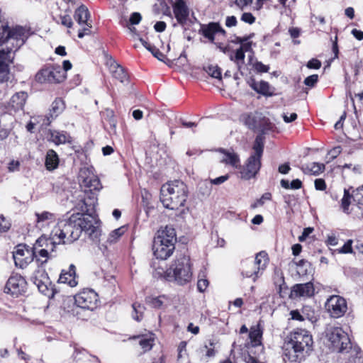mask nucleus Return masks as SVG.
I'll return each instance as SVG.
<instances>
[{"label": "nucleus", "mask_w": 363, "mask_h": 363, "mask_svg": "<svg viewBox=\"0 0 363 363\" xmlns=\"http://www.w3.org/2000/svg\"><path fill=\"white\" fill-rule=\"evenodd\" d=\"M82 232L94 240L100 235L99 221L91 213H74L69 218L60 220L52 230L48 239L40 238L37 240V244L42 246L41 242H47L52 246L54 250L56 245L69 244L78 240Z\"/></svg>", "instance_id": "1"}, {"label": "nucleus", "mask_w": 363, "mask_h": 363, "mask_svg": "<svg viewBox=\"0 0 363 363\" xmlns=\"http://www.w3.org/2000/svg\"><path fill=\"white\" fill-rule=\"evenodd\" d=\"M313 340L310 333L303 329L291 332L285 338L283 345L284 361L301 362L313 350Z\"/></svg>", "instance_id": "2"}, {"label": "nucleus", "mask_w": 363, "mask_h": 363, "mask_svg": "<svg viewBox=\"0 0 363 363\" xmlns=\"http://www.w3.org/2000/svg\"><path fill=\"white\" fill-rule=\"evenodd\" d=\"M187 196V186L181 180L169 182L161 187L160 201L166 208L178 210L184 206Z\"/></svg>", "instance_id": "3"}, {"label": "nucleus", "mask_w": 363, "mask_h": 363, "mask_svg": "<svg viewBox=\"0 0 363 363\" xmlns=\"http://www.w3.org/2000/svg\"><path fill=\"white\" fill-rule=\"evenodd\" d=\"M79 177L81 179V186L84 188V197L82 199L83 206L82 211L89 212L94 210L97 204V194L102 186L99 179L88 169H81Z\"/></svg>", "instance_id": "4"}, {"label": "nucleus", "mask_w": 363, "mask_h": 363, "mask_svg": "<svg viewBox=\"0 0 363 363\" xmlns=\"http://www.w3.org/2000/svg\"><path fill=\"white\" fill-rule=\"evenodd\" d=\"M176 241V232L172 227L167 225L164 229L158 230L152 245L155 257L160 259H167L172 255Z\"/></svg>", "instance_id": "5"}, {"label": "nucleus", "mask_w": 363, "mask_h": 363, "mask_svg": "<svg viewBox=\"0 0 363 363\" xmlns=\"http://www.w3.org/2000/svg\"><path fill=\"white\" fill-rule=\"evenodd\" d=\"M264 136L263 133L256 136L253 144V153L247 160L245 166L240 170L242 179L249 180L256 176L261 167V158L264 151Z\"/></svg>", "instance_id": "6"}, {"label": "nucleus", "mask_w": 363, "mask_h": 363, "mask_svg": "<svg viewBox=\"0 0 363 363\" xmlns=\"http://www.w3.org/2000/svg\"><path fill=\"white\" fill-rule=\"evenodd\" d=\"M167 277L173 279L177 284L183 285L191 281L192 272L190 259L188 256L181 255L174 260L166 272Z\"/></svg>", "instance_id": "7"}, {"label": "nucleus", "mask_w": 363, "mask_h": 363, "mask_svg": "<svg viewBox=\"0 0 363 363\" xmlns=\"http://www.w3.org/2000/svg\"><path fill=\"white\" fill-rule=\"evenodd\" d=\"M27 35L26 30L21 26L10 30L8 25L0 21V44L10 43L16 50L26 42Z\"/></svg>", "instance_id": "8"}, {"label": "nucleus", "mask_w": 363, "mask_h": 363, "mask_svg": "<svg viewBox=\"0 0 363 363\" xmlns=\"http://www.w3.org/2000/svg\"><path fill=\"white\" fill-rule=\"evenodd\" d=\"M326 336L334 351L343 352L351 348V342L347 333L340 327L328 328Z\"/></svg>", "instance_id": "9"}, {"label": "nucleus", "mask_w": 363, "mask_h": 363, "mask_svg": "<svg viewBox=\"0 0 363 363\" xmlns=\"http://www.w3.org/2000/svg\"><path fill=\"white\" fill-rule=\"evenodd\" d=\"M325 308L330 317L338 318L345 315L347 310L346 300L338 295L330 296L325 303Z\"/></svg>", "instance_id": "10"}, {"label": "nucleus", "mask_w": 363, "mask_h": 363, "mask_svg": "<svg viewBox=\"0 0 363 363\" xmlns=\"http://www.w3.org/2000/svg\"><path fill=\"white\" fill-rule=\"evenodd\" d=\"M65 79L64 71L60 66L43 69L36 74V79L40 83H60Z\"/></svg>", "instance_id": "11"}, {"label": "nucleus", "mask_w": 363, "mask_h": 363, "mask_svg": "<svg viewBox=\"0 0 363 363\" xmlns=\"http://www.w3.org/2000/svg\"><path fill=\"white\" fill-rule=\"evenodd\" d=\"M74 301L78 307L92 311L96 307L98 296L91 289L84 290L74 296Z\"/></svg>", "instance_id": "12"}, {"label": "nucleus", "mask_w": 363, "mask_h": 363, "mask_svg": "<svg viewBox=\"0 0 363 363\" xmlns=\"http://www.w3.org/2000/svg\"><path fill=\"white\" fill-rule=\"evenodd\" d=\"M26 281L22 276L15 274L11 276L7 281L4 291L18 296L26 291Z\"/></svg>", "instance_id": "13"}, {"label": "nucleus", "mask_w": 363, "mask_h": 363, "mask_svg": "<svg viewBox=\"0 0 363 363\" xmlns=\"http://www.w3.org/2000/svg\"><path fill=\"white\" fill-rule=\"evenodd\" d=\"M13 257L16 266L23 269L33 261L32 251L26 248V245H18L13 252Z\"/></svg>", "instance_id": "14"}, {"label": "nucleus", "mask_w": 363, "mask_h": 363, "mask_svg": "<svg viewBox=\"0 0 363 363\" xmlns=\"http://www.w3.org/2000/svg\"><path fill=\"white\" fill-rule=\"evenodd\" d=\"M11 51V48L0 50V82H4L9 79V64L12 62L10 56Z\"/></svg>", "instance_id": "15"}, {"label": "nucleus", "mask_w": 363, "mask_h": 363, "mask_svg": "<svg viewBox=\"0 0 363 363\" xmlns=\"http://www.w3.org/2000/svg\"><path fill=\"white\" fill-rule=\"evenodd\" d=\"M199 33L203 35L210 42L213 43L216 34L220 33L223 35H225V31L222 28L218 23L211 22L208 24L201 25Z\"/></svg>", "instance_id": "16"}, {"label": "nucleus", "mask_w": 363, "mask_h": 363, "mask_svg": "<svg viewBox=\"0 0 363 363\" xmlns=\"http://www.w3.org/2000/svg\"><path fill=\"white\" fill-rule=\"evenodd\" d=\"M315 289L311 282L295 284L291 291L290 297L296 298L298 297H311L313 296Z\"/></svg>", "instance_id": "17"}, {"label": "nucleus", "mask_w": 363, "mask_h": 363, "mask_svg": "<svg viewBox=\"0 0 363 363\" xmlns=\"http://www.w3.org/2000/svg\"><path fill=\"white\" fill-rule=\"evenodd\" d=\"M174 16L179 24L184 26L189 15V8L184 0H176L172 6Z\"/></svg>", "instance_id": "18"}, {"label": "nucleus", "mask_w": 363, "mask_h": 363, "mask_svg": "<svg viewBox=\"0 0 363 363\" xmlns=\"http://www.w3.org/2000/svg\"><path fill=\"white\" fill-rule=\"evenodd\" d=\"M240 121L250 129L261 128V115L257 113H245L240 116Z\"/></svg>", "instance_id": "19"}, {"label": "nucleus", "mask_w": 363, "mask_h": 363, "mask_svg": "<svg viewBox=\"0 0 363 363\" xmlns=\"http://www.w3.org/2000/svg\"><path fill=\"white\" fill-rule=\"evenodd\" d=\"M130 339L138 340V344L143 350V353L150 351L155 345V337L153 333H147L133 336Z\"/></svg>", "instance_id": "20"}, {"label": "nucleus", "mask_w": 363, "mask_h": 363, "mask_svg": "<svg viewBox=\"0 0 363 363\" xmlns=\"http://www.w3.org/2000/svg\"><path fill=\"white\" fill-rule=\"evenodd\" d=\"M58 282L67 284L70 287L77 286V281H76L75 266L74 264H70L68 271L62 270Z\"/></svg>", "instance_id": "21"}, {"label": "nucleus", "mask_w": 363, "mask_h": 363, "mask_svg": "<svg viewBox=\"0 0 363 363\" xmlns=\"http://www.w3.org/2000/svg\"><path fill=\"white\" fill-rule=\"evenodd\" d=\"M27 97L28 94L26 92L20 91L16 93L10 99L9 108L13 111L22 110L26 104Z\"/></svg>", "instance_id": "22"}, {"label": "nucleus", "mask_w": 363, "mask_h": 363, "mask_svg": "<svg viewBox=\"0 0 363 363\" xmlns=\"http://www.w3.org/2000/svg\"><path fill=\"white\" fill-rule=\"evenodd\" d=\"M220 152L223 154L221 162L229 164L235 169H240L241 167L240 157L234 151L220 149Z\"/></svg>", "instance_id": "23"}, {"label": "nucleus", "mask_w": 363, "mask_h": 363, "mask_svg": "<svg viewBox=\"0 0 363 363\" xmlns=\"http://www.w3.org/2000/svg\"><path fill=\"white\" fill-rule=\"evenodd\" d=\"M47 244V242H41V244L44 245ZM40 247L38 244H37V242L35 244L34 250L32 251V257L33 258L35 257L36 262H38L39 266H43L44 264H45L48 262V259L50 258L49 253H48V249L51 250L52 246L49 244L48 247L46 246L48 249H41L39 251H36L37 247ZM42 245L41 247H43Z\"/></svg>", "instance_id": "24"}, {"label": "nucleus", "mask_w": 363, "mask_h": 363, "mask_svg": "<svg viewBox=\"0 0 363 363\" xmlns=\"http://www.w3.org/2000/svg\"><path fill=\"white\" fill-rule=\"evenodd\" d=\"M249 260L250 262L246 264V267H255L262 274L267 265L269 259L267 254L265 252L262 251L256 255L254 260Z\"/></svg>", "instance_id": "25"}, {"label": "nucleus", "mask_w": 363, "mask_h": 363, "mask_svg": "<svg viewBox=\"0 0 363 363\" xmlns=\"http://www.w3.org/2000/svg\"><path fill=\"white\" fill-rule=\"evenodd\" d=\"M248 83L250 87L257 93L265 96H271L273 95V91H271L269 83L265 81L257 82L254 79H251Z\"/></svg>", "instance_id": "26"}, {"label": "nucleus", "mask_w": 363, "mask_h": 363, "mask_svg": "<svg viewBox=\"0 0 363 363\" xmlns=\"http://www.w3.org/2000/svg\"><path fill=\"white\" fill-rule=\"evenodd\" d=\"M50 140L56 145L71 143L72 137L65 131L51 130Z\"/></svg>", "instance_id": "27"}, {"label": "nucleus", "mask_w": 363, "mask_h": 363, "mask_svg": "<svg viewBox=\"0 0 363 363\" xmlns=\"http://www.w3.org/2000/svg\"><path fill=\"white\" fill-rule=\"evenodd\" d=\"M89 16L90 14L88 9L85 6L82 5L76 9L74 17L79 24L91 27V23L88 22Z\"/></svg>", "instance_id": "28"}, {"label": "nucleus", "mask_w": 363, "mask_h": 363, "mask_svg": "<svg viewBox=\"0 0 363 363\" xmlns=\"http://www.w3.org/2000/svg\"><path fill=\"white\" fill-rule=\"evenodd\" d=\"M59 161V157L57 152L53 150H48L45 161L46 169L49 171L55 169L58 167Z\"/></svg>", "instance_id": "29"}, {"label": "nucleus", "mask_w": 363, "mask_h": 363, "mask_svg": "<svg viewBox=\"0 0 363 363\" xmlns=\"http://www.w3.org/2000/svg\"><path fill=\"white\" fill-rule=\"evenodd\" d=\"M215 345L214 341L210 340L208 344H205L199 350V352L203 354L204 361L207 362L209 358L214 357L216 355L217 351L215 349Z\"/></svg>", "instance_id": "30"}, {"label": "nucleus", "mask_w": 363, "mask_h": 363, "mask_svg": "<svg viewBox=\"0 0 363 363\" xmlns=\"http://www.w3.org/2000/svg\"><path fill=\"white\" fill-rule=\"evenodd\" d=\"M36 223L38 226H43L44 224H50L55 220L56 216L54 213L49 211H43L42 213H35Z\"/></svg>", "instance_id": "31"}, {"label": "nucleus", "mask_w": 363, "mask_h": 363, "mask_svg": "<svg viewBox=\"0 0 363 363\" xmlns=\"http://www.w3.org/2000/svg\"><path fill=\"white\" fill-rule=\"evenodd\" d=\"M250 262L249 259H246L242 262V275L247 278H252L254 281L257 280L261 273L255 267H246Z\"/></svg>", "instance_id": "32"}, {"label": "nucleus", "mask_w": 363, "mask_h": 363, "mask_svg": "<svg viewBox=\"0 0 363 363\" xmlns=\"http://www.w3.org/2000/svg\"><path fill=\"white\" fill-rule=\"evenodd\" d=\"M111 69L114 78L119 80L121 83H125L128 81L127 74L123 67L114 63L111 65Z\"/></svg>", "instance_id": "33"}, {"label": "nucleus", "mask_w": 363, "mask_h": 363, "mask_svg": "<svg viewBox=\"0 0 363 363\" xmlns=\"http://www.w3.org/2000/svg\"><path fill=\"white\" fill-rule=\"evenodd\" d=\"M32 280L33 283L38 288V286L50 284V279L48 276V274L43 269H38L34 272V274L32 277Z\"/></svg>", "instance_id": "34"}, {"label": "nucleus", "mask_w": 363, "mask_h": 363, "mask_svg": "<svg viewBox=\"0 0 363 363\" xmlns=\"http://www.w3.org/2000/svg\"><path fill=\"white\" fill-rule=\"evenodd\" d=\"M302 169L304 173H311L314 175H318L324 171L325 164L318 162H313L310 164H307L306 167H303Z\"/></svg>", "instance_id": "35"}, {"label": "nucleus", "mask_w": 363, "mask_h": 363, "mask_svg": "<svg viewBox=\"0 0 363 363\" xmlns=\"http://www.w3.org/2000/svg\"><path fill=\"white\" fill-rule=\"evenodd\" d=\"M262 331L258 328H252L249 337L251 340L252 346L256 347L261 345Z\"/></svg>", "instance_id": "36"}, {"label": "nucleus", "mask_w": 363, "mask_h": 363, "mask_svg": "<svg viewBox=\"0 0 363 363\" xmlns=\"http://www.w3.org/2000/svg\"><path fill=\"white\" fill-rule=\"evenodd\" d=\"M168 301L165 296H160L157 297H148L147 302L155 308H160Z\"/></svg>", "instance_id": "37"}, {"label": "nucleus", "mask_w": 363, "mask_h": 363, "mask_svg": "<svg viewBox=\"0 0 363 363\" xmlns=\"http://www.w3.org/2000/svg\"><path fill=\"white\" fill-rule=\"evenodd\" d=\"M347 363H363V351L356 349L352 350Z\"/></svg>", "instance_id": "38"}, {"label": "nucleus", "mask_w": 363, "mask_h": 363, "mask_svg": "<svg viewBox=\"0 0 363 363\" xmlns=\"http://www.w3.org/2000/svg\"><path fill=\"white\" fill-rule=\"evenodd\" d=\"M281 186L286 189H299L302 187V182L300 179H294L290 184L288 180L281 179Z\"/></svg>", "instance_id": "39"}, {"label": "nucleus", "mask_w": 363, "mask_h": 363, "mask_svg": "<svg viewBox=\"0 0 363 363\" xmlns=\"http://www.w3.org/2000/svg\"><path fill=\"white\" fill-rule=\"evenodd\" d=\"M351 198L352 196L350 195L349 190L345 189H344V195L342 199H341V207L343 210V211L346 213H349V206L351 203Z\"/></svg>", "instance_id": "40"}, {"label": "nucleus", "mask_w": 363, "mask_h": 363, "mask_svg": "<svg viewBox=\"0 0 363 363\" xmlns=\"http://www.w3.org/2000/svg\"><path fill=\"white\" fill-rule=\"evenodd\" d=\"M65 108V103L61 99H56L52 104V115L57 116L59 113H60Z\"/></svg>", "instance_id": "41"}, {"label": "nucleus", "mask_w": 363, "mask_h": 363, "mask_svg": "<svg viewBox=\"0 0 363 363\" xmlns=\"http://www.w3.org/2000/svg\"><path fill=\"white\" fill-rule=\"evenodd\" d=\"M204 70L212 77L221 79V71L217 65H208Z\"/></svg>", "instance_id": "42"}, {"label": "nucleus", "mask_w": 363, "mask_h": 363, "mask_svg": "<svg viewBox=\"0 0 363 363\" xmlns=\"http://www.w3.org/2000/svg\"><path fill=\"white\" fill-rule=\"evenodd\" d=\"M133 318L135 320L140 321L143 318V312L145 310L144 306H142L140 303H134L133 304Z\"/></svg>", "instance_id": "43"}, {"label": "nucleus", "mask_w": 363, "mask_h": 363, "mask_svg": "<svg viewBox=\"0 0 363 363\" xmlns=\"http://www.w3.org/2000/svg\"><path fill=\"white\" fill-rule=\"evenodd\" d=\"M38 289L41 294L48 296V298H52L54 296V290L52 289L50 281V284H45L38 286Z\"/></svg>", "instance_id": "44"}, {"label": "nucleus", "mask_w": 363, "mask_h": 363, "mask_svg": "<svg viewBox=\"0 0 363 363\" xmlns=\"http://www.w3.org/2000/svg\"><path fill=\"white\" fill-rule=\"evenodd\" d=\"M123 232L124 230H123L122 228H119L118 229L113 230L110 233L107 241L109 243L116 242L118 240V239L123 234Z\"/></svg>", "instance_id": "45"}, {"label": "nucleus", "mask_w": 363, "mask_h": 363, "mask_svg": "<svg viewBox=\"0 0 363 363\" xmlns=\"http://www.w3.org/2000/svg\"><path fill=\"white\" fill-rule=\"evenodd\" d=\"M245 57V52H243L242 50L238 48L235 51V56L230 55V60L235 62L238 64V65L239 66V62L240 61L242 62H244Z\"/></svg>", "instance_id": "46"}, {"label": "nucleus", "mask_w": 363, "mask_h": 363, "mask_svg": "<svg viewBox=\"0 0 363 363\" xmlns=\"http://www.w3.org/2000/svg\"><path fill=\"white\" fill-rule=\"evenodd\" d=\"M57 22L60 23L62 26H66L67 28H71L73 24L72 18L69 15L60 16V20Z\"/></svg>", "instance_id": "47"}, {"label": "nucleus", "mask_w": 363, "mask_h": 363, "mask_svg": "<svg viewBox=\"0 0 363 363\" xmlns=\"http://www.w3.org/2000/svg\"><path fill=\"white\" fill-rule=\"evenodd\" d=\"M354 197L358 204L363 206V185L357 188L354 191Z\"/></svg>", "instance_id": "48"}, {"label": "nucleus", "mask_w": 363, "mask_h": 363, "mask_svg": "<svg viewBox=\"0 0 363 363\" xmlns=\"http://www.w3.org/2000/svg\"><path fill=\"white\" fill-rule=\"evenodd\" d=\"M10 228V222L7 220L3 215L0 216V231L6 232Z\"/></svg>", "instance_id": "49"}, {"label": "nucleus", "mask_w": 363, "mask_h": 363, "mask_svg": "<svg viewBox=\"0 0 363 363\" xmlns=\"http://www.w3.org/2000/svg\"><path fill=\"white\" fill-rule=\"evenodd\" d=\"M352 240H348L345 245L338 250L339 253L342 254H347V253H352Z\"/></svg>", "instance_id": "50"}, {"label": "nucleus", "mask_w": 363, "mask_h": 363, "mask_svg": "<svg viewBox=\"0 0 363 363\" xmlns=\"http://www.w3.org/2000/svg\"><path fill=\"white\" fill-rule=\"evenodd\" d=\"M318 76L317 74H312L306 77L304 80V84L308 86H313L318 82Z\"/></svg>", "instance_id": "51"}, {"label": "nucleus", "mask_w": 363, "mask_h": 363, "mask_svg": "<svg viewBox=\"0 0 363 363\" xmlns=\"http://www.w3.org/2000/svg\"><path fill=\"white\" fill-rule=\"evenodd\" d=\"M142 19L141 14L138 12H134L130 15L129 22L131 25H138Z\"/></svg>", "instance_id": "52"}, {"label": "nucleus", "mask_w": 363, "mask_h": 363, "mask_svg": "<svg viewBox=\"0 0 363 363\" xmlns=\"http://www.w3.org/2000/svg\"><path fill=\"white\" fill-rule=\"evenodd\" d=\"M228 179H229V175L225 174V175L217 177L216 179H210V183L211 184H214V185H220V184L224 183L225 182H226Z\"/></svg>", "instance_id": "53"}, {"label": "nucleus", "mask_w": 363, "mask_h": 363, "mask_svg": "<svg viewBox=\"0 0 363 363\" xmlns=\"http://www.w3.org/2000/svg\"><path fill=\"white\" fill-rule=\"evenodd\" d=\"M307 67L309 69H318L321 67V62L320 60L313 58L309 60L307 63Z\"/></svg>", "instance_id": "54"}, {"label": "nucleus", "mask_w": 363, "mask_h": 363, "mask_svg": "<svg viewBox=\"0 0 363 363\" xmlns=\"http://www.w3.org/2000/svg\"><path fill=\"white\" fill-rule=\"evenodd\" d=\"M208 286V281L206 279H200L197 282V288L200 292H203Z\"/></svg>", "instance_id": "55"}, {"label": "nucleus", "mask_w": 363, "mask_h": 363, "mask_svg": "<svg viewBox=\"0 0 363 363\" xmlns=\"http://www.w3.org/2000/svg\"><path fill=\"white\" fill-rule=\"evenodd\" d=\"M254 67L256 69V71L258 72H267L269 69V67L268 65H265L261 62H257L254 65Z\"/></svg>", "instance_id": "56"}, {"label": "nucleus", "mask_w": 363, "mask_h": 363, "mask_svg": "<svg viewBox=\"0 0 363 363\" xmlns=\"http://www.w3.org/2000/svg\"><path fill=\"white\" fill-rule=\"evenodd\" d=\"M241 20L245 23L252 24L255 21V18L251 13H244L241 16Z\"/></svg>", "instance_id": "57"}, {"label": "nucleus", "mask_w": 363, "mask_h": 363, "mask_svg": "<svg viewBox=\"0 0 363 363\" xmlns=\"http://www.w3.org/2000/svg\"><path fill=\"white\" fill-rule=\"evenodd\" d=\"M186 342L182 341L178 346V359L183 357L184 354L186 352Z\"/></svg>", "instance_id": "58"}, {"label": "nucleus", "mask_w": 363, "mask_h": 363, "mask_svg": "<svg viewBox=\"0 0 363 363\" xmlns=\"http://www.w3.org/2000/svg\"><path fill=\"white\" fill-rule=\"evenodd\" d=\"M314 184L316 190L323 191L326 188L325 182L323 179H316Z\"/></svg>", "instance_id": "59"}, {"label": "nucleus", "mask_w": 363, "mask_h": 363, "mask_svg": "<svg viewBox=\"0 0 363 363\" xmlns=\"http://www.w3.org/2000/svg\"><path fill=\"white\" fill-rule=\"evenodd\" d=\"M267 1H269V0H254L253 4L251 5V6L254 10L259 11L263 7V5Z\"/></svg>", "instance_id": "60"}, {"label": "nucleus", "mask_w": 363, "mask_h": 363, "mask_svg": "<svg viewBox=\"0 0 363 363\" xmlns=\"http://www.w3.org/2000/svg\"><path fill=\"white\" fill-rule=\"evenodd\" d=\"M282 117L284 122L289 123L294 121L297 118V114L296 113H292L289 116H288L286 113H284Z\"/></svg>", "instance_id": "61"}, {"label": "nucleus", "mask_w": 363, "mask_h": 363, "mask_svg": "<svg viewBox=\"0 0 363 363\" xmlns=\"http://www.w3.org/2000/svg\"><path fill=\"white\" fill-rule=\"evenodd\" d=\"M237 24V19L234 16H228L225 20V26L227 27L235 26Z\"/></svg>", "instance_id": "62"}, {"label": "nucleus", "mask_w": 363, "mask_h": 363, "mask_svg": "<svg viewBox=\"0 0 363 363\" xmlns=\"http://www.w3.org/2000/svg\"><path fill=\"white\" fill-rule=\"evenodd\" d=\"M150 52L159 60H163L164 55L155 46Z\"/></svg>", "instance_id": "63"}, {"label": "nucleus", "mask_w": 363, "mask_h": 363, "mask_svg": "<svg viewBox=\"0 0 363 363\" xmlns=\"http://www.w3.org/2000/svg\"><path fill=\"white\" fill-rule=\"evenodd\" d=\"M154 28L157 32H163L166 28V23L164 21H157L155 24Z\"/></svg>", "instance_id": "64"}]
</instances>
